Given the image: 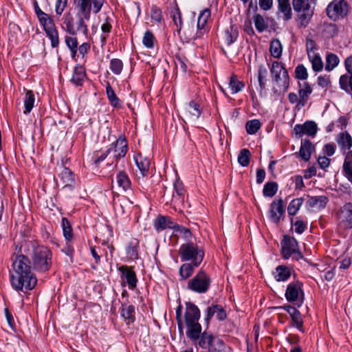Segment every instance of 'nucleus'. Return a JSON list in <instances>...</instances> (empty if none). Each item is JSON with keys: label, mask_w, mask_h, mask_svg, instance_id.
<instances>
[{"label": "nucleus", "mask_w": 352, "mask_h": 352, "mask_svg": "<svg viewBox=\"0 0 352 352\" xmlns=\"http://www.w3.org/2000/svg\"><path fill=\"white\" fill-rule=\"evenodd\" d=\"M293 131L298 138L302 137L303 135L314 138L318 131V126L314 121L307 120L302 124H296Z\"/></svg>", "instance_id": "16"}, {"label": "nucleus", "mask_w": 352, "mask_h": 352, "mask_svg": "<svg viewBox=\"0 0 352 352\" xmlns=\"http://www.w3.org/2000/svg\"><path fill=\"white\" fill-rule=\"evenodd\" d=\"M272 82V91L276 96L283 95L289 87V76L285 65L279 61L275 60L270 67Z\"/></svg>", "instance_id": "2"}, {"label": "nucleus", "mask_w": 352, "mask_h": 352, "mask_svg": "<svg viewBox=\"0 0 352 352\" xmlns=\"http://www.w3.org/2000/svg\"><path fill=\"white\" fill-rule=\"evenodd\" d=\"M267 74V68L263 64H260L258 67L257 78L261 92L266 89Z\"/></svg>", "instance_id": "38"}, {"label": "nucleus", "mask_w": 352, "mask_h": 352, "mask_svg": "<svg viewBox=\"0 0 352 352\" xmlns=\"http://www.w3.org/2000/svg\"><path fill=\"white\" fill-rule=\"evenodd\" d=\"M133 159L138 166L140 175L144 177L148 175L150 168V160L144 157L141 153H138L134 155Z\"/></svg>", "instance_id": "24"}, {"label": "nucleus", "mask_w": 352, "mask_h": 352, "mask_svg": "<svg viewBox=\"0 0 352 352\" xmlns=\"http://www.w3.org/2000/svg\"><path fill=\"white\" fill-rule=\"evenodd\" d=\"M173 230H174V232L182 234V236L186 240H189L192 237V232L190 230V229H188L183 226L179 225L177 223H175Z\"/></svg>", "instance_id": "63"}, {"label": "nucleus", "mask_w": 352, "mask_h": 352, "mask_svg": "<svg viewBox=\"0 0 352 352\" xmlns=\"http://www.w3.org/2000/svg\"><path fill=\"white\" fill-rule=\"evenodd\" d=\"M308 200L306 202V206L308 208L320 211L324 209L329 202V198L325 195L320 196H309L308 195Z\"/></svg>", "instance_id": "19"}, {"label": "nucleus", "mask_w": 352, "mask_h": 352, "mask_svg": "<svg viewBox=\"0 0 352 352\" xmlns=\"http://www.w3.org/2000/svg\"><path fill=\"white\" fill-rule=\"evenodd\" d=\"M25 96L24 98V111L25 114H28L31 112L34 107L35 97L32 90L25 89Z\"/></svg>", "instance_id": "39"}, {"label": "nucleus", "mask_w": 352, "mask_h": 352, "mask_svg": "<svg viewBox=\"0 0 352 352\" xmlns=\"http://www.w3.org/2000/svg\"><path fill=\"white\" fill-rule=\"evenodd\" d=\"M151 17L152 21L161 23L162 20V10L156 5H153L151 9Z\"/></svg>", "instance_id": "64"}, {"label": "nucleus", "mask_w": 352, "mask_h": 352, "mask_svg": "<svg viewBox=\"0 0 352 352\" xmlns=\"http://www.w3.org/2000/svg\"><path fill=\"white\" fill-rule=\"evenodd\" d=\"M179 255L182 261H190L194 265H200L205 252L204 248L192 241L182 244L179 249Z\"/></svg>", "instance_id": "3"}, {"label": "nucleus", "mask_w": 352, "mask_h": 352, "mask_svg": "<svg viewBox=\"0 0 352 352\" xmlns=\"http://www.w3.org/2000/svg\"><path fill=\"white\" fill-rule=\"evenodd\" d=\"M229 86L232 90V94H234L241 91L245 85L243 82L239 81L236 76L233 75L230 78Z\"/></svg>", "instance_id": "53"}, {"label": "nucleus", "mask_w": 352, "mask_h": 352, "mask_svg": "<svg viewBox=\"0 0 352 352\" xmlns=\"http://www.w3.org/2000/svg\"><path fill=\"white\" fill-rule=\"evenodd\" d=\"M210 16L211 11L210 8H205L200 12L197 19V30L195 35V39L201 38L209 31V27L207 23Z\"/></svg>", "instance_id": "15"}, {"label": "nucleus", "mask_w": 352, "mask_h": 352, "mask_svg": "<svg viewBox=\"0 0 352 352\" xmlns=\"http://www.w3.org/2000/svg\"><path fill=\"white\" fill-rule=\"evenodd\" d=\"M108 149L110 153L113 154V160L116 162L115 168L118 166V162L121 158H124L128 152V142L124 135H120L116 141L111 143Z\"/></svg>", "instance_id": "11"}, {"label": "nucleus", "mask_w": 352, "mask_h": 352, "mask_svg": "<svg viewBox=\"0 0 352 352\" xmlns=\"http://www.w3.org/2000/svg\"><path fill=\"white\" fill-rule=\"evenodd\" d=\"M173 188L175 192L172 195L170 201H183L185 196V190L182 182L179 179H176L173 184Z\"/></svg>", "instance_id": "30"}, {"label": "nucleus", "mask_w": 352, "mask_h": 352, "mask_svg": "<svg viewBox=\"0 0 352 352\" xmlns=\"http://www.w3.org/2000/svg\"><path fill=\"white\" fill-rule=\"evenodd\" d=\"M339 85L342 90L346 93H352V75L342 74L339 79Z\"/></svg>", "instance_id": "40"}, {"label": "nucleus", "mask_w": 352, "mask_h": 352, "mask_svg": "<svg viewBox=\"0 0 352 352\" xmlns=\"http://www.w3.org/2000/svg\"><path fill=\"white\" fill-rule=\"evenodd\" d=\"M290 222L292 226H294L295 232L298 234H302L307 228V222L300 219L299 217L296 218V220L294 222V218H290Z\"/></svg>", "instance_id": "54"}, {"label": "nucleus", "mask_w": 352, "mask_h": 352, "mask_svg": "<svg viewBox=\"0 0 352 352\" xmlns=\"http://www.w3.org/2000/svg\"><path fill=\"white\" fill-rule=\"evenodd\" d=\"M239 36L238 28L236 25H231L223 33V39L227 45L234 43Z\"/></svg>", "instance_id": "32"}, {"label": "nucleus", "mask_w": 352, "mask_h": 352, "mask_svg": "<svg viewBox=\"0 0 352 352\" xmlns=\"http://www.w3.org/2000/svg\"><path fill=\"white\" fill-rule=\"evenodd\" d=\"M304 202L302 197L296 198L291 201L287 207V212L289 216L296 215Z\"/></svg>", "instance_id": "45"}, {"label": "nucleus", "mask_w": 352, "mask_h": 352, "mask_svg": "<svg viewBox=\"0 0 352 352\" xmlns=\"http://www.w3.org/2000/svg\"><path fill=\"white\" fill-rule=\"evenodd\" d=\"M261 127V123L260 120L257 119H253L248 120L245 123L246 132L250 135H254L258 132Z\"/></svg>", "instance_id": "51"}, {"label": "nucleus", "mask_w": 352, "mask_h": 352, "mask_svg": "<svg viewBox=\"0 0 352 352\" xmlns=\"http://www.w3.org/2000/svg\"><path fill=\"white\" fill-rule=\"evenodd\" d=\"M32 251L30 258L24 254L12 258L14 273L10 274L12 287L17 292L26 293L32 290L37 284V278L32 271V267L39 272H46L52 265V252L44 245L32 243Z\"/></svg>", "instance_id": "1"}, {"label": "nucleus", "mask_w": 352, "mask_h": 352, "mask_svg": "<svg viewBox=\"0 0 352 352\" xmlns=\"http://www.w3.org/2000/svg\"><path fill=\"white\" fill-rule=\"evenodd\" d=\"M349 10V4L345 0H333L327 6L326 12L331 19L336 21L339 17H346Z\"/></svg>", "instance_id": "10"}, {"label": "nucleus", "mask_w": 352, "mask_h": 352, "mask_svg": "<svg viewBox=\"0 0 352 352\" xmlns=\"http://www.w3.org/2000/svg\"><path fill=\"white\" fill-rule=\"evenodd\" d=\"M38 20L45 32L56 28L54 19L47 13L38 18Z\"/></svg>", "instance_id": "42"}, {"label": "nucleus", "mask_w": 352, "mask_h": 352, "mask_svg": "<svg viewBox=\"0 0 352 352\" xmlns=\"http://www.w3.org/2000/svg\"><path fill=\"white\" fill-rule=\"evenodd\" d=\"M154 41H155V36L153 32L147 30L143 36L142 38V43L143 45L149 49H152L154 47Z\"/></svg>", "instance_id": "60"}, {"label": "nucleus", "mask_w": 352, "mask_h": 352, "mask_svg": "<svg viewBox=\"0 0 352 352\" xmlns=\"http://www.w3.org/2000/svg\"><path fill=\"white\" fill-rule=\"evenodd\" d=\"M176 223L168 216L159 215L153 221V226L157 232L166 229H174Z\"/></svg>", "instance_id": "23"}, {"label": "nucleus", "mask_w": 352, "mask_h": 352, "mask_svg": "<svg viewBox=\"0 0 352 352\" xmlns=\"http://www.w3.org/2000/svg\"><path fill=\"white\" fill-rule=\"evenodd\" d=\"M291 319L293 327L297 328L300 331L304 332L303 320L300 312L298 311L295 314L292 315Z\"/></svg>", "instance_id": "61"}, {"label": "nucleus", "mask_w": 352, "mask_h": 352, "mask_svg": "<svg viewBox=\"0 0 352 352\" xmlns=\"http://www.w3.org/2000/svg\"><path fill=\"white\" fill-rule=\"evenodd\" d=\"M344 160L342 166L344 175L352 183V151L344 152Z\"/></svg>", "instance_id": "27"}, {"label": "nucleus", "mask_w": 352, "mask_h": 352, "mask_svg": "<svg viewBox=\"0 0 352 352\" xmlns=\"http://www.w3.org/2000/svg\"><path fill=\"white\" fill-rule=\"evenodd\" d=\"M86 76L85 67L80 64H77L74 69L72 77L70 81L77 87L82 86Z\"/></svg>", "instance_id": "25"}, {"label": "nucleus", "mask_w": 352, "mask_h": 352, "mask_svg": "<svg viewBox=\"0 0 352 352\" xmlns=\"http://www.w3.org/2000/svg\"><path fill=\"white\" fill-rule=\"evenodd\" d=\"M251 153L248 148H243L238 155V162L242 166H247L250 164Z\"/></svg>", "instance_id": "55"}, {"label": "nucleus", "mask_w": 352, "mask_h": 352, "mask_svg": "<svg viewBox=\"0 0 352 352\" xmlns=\"http://www.w3.org/2000/svg\"><path fill=\"white\" fill-rule=\"evenodd\" d=\"M270 52L271 55L276 58H279L281 56L283 47L280 41L278 38H274L271 41Z\"/></svg>", "instance_id": "47"}, {"label": "nucleus", "mask_w": 352, "mask_h": 352, "mask_svg": "<svg viewBox=\"0 0 352 352\" xmlns=\"http://www.w3.org/2000/svg\"><path fill=\"white\" fill-rule=\"evenodd\" d=\"M170 16L177 26V31L179 32L182 28V19L181 11L177 4L171 10Z\"/></svg>", "instance_id": "49"}, {"label": "nucleus", "mask_w": 352, "mask_h": 352, "mask_svg": "<svg viewBox=\"0 0 352 352\" xmlns=\"http://www.w3.org/2000/svg\"><path fill=\"white\" fill-rule=\"evenodd\" d=\"M302 86L303 87L298 90V95L300 98L298 109H300L305 105L309 95L312 93V88L308 82H304Z\"/></svg>", "instance_id": "36"}, {"label": "nucleus", "mask_w": 352, "mask_h": 352, "mask_svg": "<svg viewBox=\"0 0 352 352\" xmlns=\"http://www.w3.org/2000/svg\"><path fill=\"white\" fill-rule=\"evenodd\" d=\"M138 248L139 241L136 239H133L128 243L126 248V253L131 259L136 260L138 258Z\"/></svg>", "instance_id": "37"}, {"label": "nucleus", "mask_w": 352, "mask_h": 352, "mask_svg": "<svg viewBox=\"0 0 352 352\" xmlns=\"http://www.w3.org/2000/svg\"><path fill=\"white\" fill-rule=\"evenodd\" d=\"M278 189V185L276 182H268L265 184L263 189V195L265 197H274Z\"/></svg>", "instance_id": "46"}, {"label": "nucleus", "mask_w": 352, "mask_h": 352, "mask_svg": "<svg viewBox=\"0 0 352 352\" xmlns=\"http://www.w3.org/2000/svg\"><path fill=\"white\" fill-rule=\"evenodd\" d=\"M77 21H76V32H81L85 36L88 34V27L85 23V21H89L91 16L87 18L85 17L82 14H78L76 13Z\"/></svg>", "instance_id": "43"}, {"label": "nucleus", "mask_w": 352, "mask_h": 352, "mask_svg": "<svg viewBox=\"0 0 352 352\" xmlns=\"http://www.w3.org/2000/svg\"><path fill=\"white\" fill-rule=\"evenodd\" d=\"M61 227L63 234L66 241H72L73 239V229L71 223L66 217H63L61 220Z\"/></svg>", "instance_id": "41"}, {"label": "nucleus", "mask_w": 352, "mask_h": 352, "mask_svg": "<svg viewBox=\"0 0 352 352\" xmlns=\"http://www.w3.org/2000/svg\"><path fill=\"white\" fill-rule=\"evenodd\" d=\"M186 324L188 328L186 331V336L198 346L204 334H212V333L206 331L201 332L202 328L201 325L199 323V321L186 323Z\"/></svg>", "instance_id": "17"}, {"label": "nucleus", "mask_w": 352, "mask_h": 352, "mask_svg": "<svg viewBox=\"0 0 352 352\" xmlns=\"http://www.w3.org/2000/svg\"><path fill=\"white\" fill-rule=\"evenodd\" d=\"M111 21H112V19L109 16H107L104 20V23L101 26V30H102L103 34H106L105 36H101V41L102 43H104L106 42L107 38L109 34L111 31V29H112Z\"/></svg>", "instance_id": "59"}, {"label": "nucleus", "mask_w": 352, "mask_h": 352, "mask_svg": "<svg viewBox=\"0 0 352 352\" xmlns=\"http://www.w3.org/2000/svg\"><path fill=\"white\" fill-rule=\"evenodd\" d=\"M199 265H194L192 263H185L179 269V280L184 281L192 276L195 269Z\"/></svg>", "instance_id": "28"}, {"label": "nucleus", "mask_w": 352, "mask_h": 352, "mask_svg": "<svg viewBox=\"0 0 352 352\" xmlns=\"http://www.w3.org/2000/svg\"><path fill=\"white\" fill-rule=\"evenodd\" d=\"M314 151H315V146L309 140L305 139L301 141L299 152L296 153L295 155H298L305 162H308Z\"/></svg>", "instance_id": "22"}, {"label": "nucleus", "mask_w": 352, "mask_h": 352, "mask_svg": "<svg viewBox=\"0 0 352 352\" xmlns=\"http://www.w3.org/2000/svg\"><path fill=\"white\" fill-rule=\"evenodd\" d=\"M295 78L298 80H305L308 78L307 68L302 65L299 64L295 68Z\"/></svg>", "instance_id": "62"}, {"label": "nucleus", "mask_w": 352, "mask_h": 352, "mask_svg": "<svg viewBox=\"0 0 352 352\" xmlns=\"http://www.w3.org/2000/svg\"><path fill=\"white\" fill-rule=\"evenodd\" d=\"M63 24L66 26V31L71 35H76V30L74 25V18L70 12H67L63 17Z\"/></svg>", "instance_id": "48"}, {"label": "nucleus", "mask_w": 352, "mask_h": 352, "mask_svg": "<svg viewBox=\"0 0 352 352\" xmlns=\"http://www.w3.org/2000/svg\"><path fill=\"white\" fill-rule=\"evenodd\" d=\"M340 60L338 56L335 54L331 53L327 55L325 69L327 71H331L339 64Z\"/></svg>", "instance_id": "52"}, {"label": "nucleus", "mask_w": 352, "mask_h": 352, "mask_svg": "<svg viewBox=\"0 0 352 352\" xmlns=\"http://www.w3.org/2000/svg\"><path fill=\"white\" fill-rule=\"evenodd\" d=\"M120 315L128 324L134 322L135 320V307L129 305L128 299L121 303Z\"/></svg>", "instance_id": "21"}, {"label": "nucleus", "mask_w": 352, "mask_h": 352, "mask_svg": "<svg viewBox=\"0 0 352 352\" xmlns=\"http://www.w3.org/2000/svg\"><path fill=\"white\" fill-rule=\"evenodd\" d=\"M212 283L210 276L200 269L187 283V289L197 294H206L210 289Z\"/></svg>", "instance_id": "5"}, {"label": "nucleus", "mask_w": 352, "mask_h": 352, "mask_svg": "<svg viewBox=\"0 0 352 352\" xmlns=\"http://www.w3.org/2000/svg\"><path fill=\"white\" fill-rule=\"evenodd\" d=\"M308 59L311 63V67L314 72H319L323 69V63L322 58L318 53L310 54L309 53Z\"/></svg>", "instance_id": "44"}, {"label": "nucleus", "mask_w": 352, "mask_h": 352, "mask_svg": "<svg viewBox=\"0 0 352 352\" xmlns=\"http://www.w3.org/2000/svg\"><path fill=\"white\" fill-rule=\"evenodd\" d=\"M285 210L283 200L280 198L274 200L270 206L269 218L274 223H278L285 218Z\"/></svg>", "instance_id": "13"}, {"label": "nucleus", "mask_w": 352, "mask_h": 352, "mask_svg": "<svg viewBox=\"0 0 352 352\" xmlns=\"http://www.w3.org/2000/svg\"><path fill=\"white\" fill-rule=\"evenodd\" d=\"M338 226L343 230L352 228V203L344 204L336 212Z\"/></svg>", "instance_id": "12"}, {"label": "nucleus", "mask_w": 352, "mask_h": 352, "mask_svg": "<svg viewBox=\"0 0 352 352\" xmlns=\"http://www.w3.org/2000/svg\"><path fill=\"white\" fill-rule=\"evenodd\" d=\"M201 317V312L198 307L192 302H186L184 313L185 322H198Z\"/></svg>", "instance_id": "20"}, {"label": "nucleus", "mask_w": 352, "mask_h": 352, "mask_svg": "<svg viewBox=\"0 0 352 352\" xmlns=\"http://www.w3.org/2000/svg\"><path fill=\"white\" fill-rule=\"evenodd\" d=\"M214 314L219 321H224L228 316L226 310L221 305L212 304L206 310L205 321L207 324H209Z\"/></svg>", "instance_id": "18"}, {"label": "nucleus", "mask_w": 352, "mask_h": 352, "mask_svg": "<svg viewBox=\"0 0 352 352\" xmlns=\"http://www.w3.org/2000/svg\"><path fill=\"white\" fill-rule=\"evenodd\" d=\"M278 10L283 14V19L288 21L292 18V10L290 6L289 0H277Z\"/></svg>", "instance_id": "29"}, {"label": "nucleus", "mask_w": 352, "mask_h": 352, "mask_svg": "<svg viewBox=\"0 0 352 352\" xmlns=\"http://www.w3.org/2000/svg\"><path fill=\"white\" fill-rule=\"evenodd\" d=\"M62 168L63 169L59 174V177L62 179L63 182L65 184V186H69L74 181L73 173L70 169L65 166H63Z\"/></svg>", "instance_id": "50"}, {"label": "nucleus", "mask_w": 352, "mask_h": 352, "mask_svg": "<svg viewBox=\"0 0 352 352\" xmlns=\"http://www.w3.org/2000/svg\"><path fill=\"white\" fill-rule=\"evenodd\" d=\"M304 296L302 282L297 280L288 284L285 293V297L288 302L300 307L303 303Z\"/></svg>", "instance_id": "7"}, {"label": "nucleus", "mask_w": 352, "mask_h": 352, "mask_svg": "<svg viewBox=\"0 0 352 352\" xmlns=\"http://www.w3.org/2000/svg\"><path fill=\"white\" fill-rule=\"evenodd\" d=\"M106 94L110 104L114 108H122L121 101L117 97L114 90L113 89L109 81L106 82Z\"/></svg>", "instance_id": "33"}, {"label": "nucleus", "mask_w": 352, "mask_h": 352, "mask_svg": "<svg viewBox=\"0 0 352 352\" xmlns=\"http://www.w3.org/2000/svg\"><path fill=\"white\" fill-rule=\"evenodd\" d=\"M254 22L255 28L258 32H263L268 27L264 17L260 14H256L254 16Z\"/></svg>", "instance_id": "57"}, {"label": "nucleus", "mask_w": 352, "mask_h": 352, "mask_svg": "<svg viewBox=\"0 0 352 352\" xmlns=\"http://www.w3.org/2000/svg\"><path fill=\"white\" fill-rule=\"evenodd\" d=\"M123 63L119 58H113L110 60L109 68L115 75H120L123 69Z\"/></svg>", "instance_id": "58"}, {"label": "nucleus", "mask_w": 352, "mask_h": 352, "mask_svg": "<svg viewBox=\"0 0 352 352\" xmlns=\"http://www.w3.org/2000/svg\"><path fill=\"white\" fill-rule=\"evenodd\" d=\"M46 36L50 38L51 46L52 48H56L59 45V35L57 28H55L52 30L45 32Z\"/></svg>", "instance_id": "56"}, {"label": "nucleus", "mask_w": 352, "mask_h": 352, "mask_svg": "<svg viewBox=\"0 0 352 352\" xmlns=\"http://www.w3.org/2000/svg\"><path fill=\"white\" fill-rule=\"evenodd\" d=\"M104 3V0H73V4L78 14H82L87 18L91 16V10L98 14Z\"/></svg>", "instance_id": "8"}, {"label": "nucleus", "mask_w": 352, "mask_h": 352, "mask_svg": "<svg viewBox=\"0 0 352 352\" xmlns=\"http://www.w3.org/2000/svg\"><path fill=\"white\" fill-rule=\"evenodd\" d=\"M292 275L291 269L285 265H278L276 267V272H274V278L276 281H286Z\"/></svg>", "instance_id": "35"}, {"label": "nucleus", "mask_w": 352, "mask_h": 352, "mask_svg": "<svg viewBox=\"0 0 352 352\" xmlns=\"http://www.w3.org/2000/svg\"><path fill=\"white\" fill-rule=\"evenodd\" d=\"M118 270L121 273V278L125 279V281L122 282V286L124 287L127 284L130 289H135L137 287L138 278L133 267L122 265Z\"/></svg>", "instance_id": "14"}, {"label": "nucleus", "mask_w": 352, "mask_h": 352, "mask_svg": "<svg viewBox=\"0 0 352 352\" xmlns=\"http://www.w3.org/2000/svg\"><path fill=\"white\" fill-rule=\"evenodd\" d=\"M186 114L189 118L197 120L202 113L199 104L194 100L189 102L186 107Z\"/></svg>", "instance_id": "34"}, {"label": "nucleus", "mask_w": 352, "mask_h": 352, "mask_svg": "<svg viewBox=\"0 0 352 352\" xmlns=\"http://www.w3.org/2000/svg\"><path fill=\"white\" fill-rule=\"evenodd\" d=\"M116 182L120 188L124 192H126L131 188V182L127 173L124 170H120L116 176Z\"/></svg>", "instance_id": "31"}, {"label": "nucleus", "mask_w": 352, "mask_h": 352, "mask_svg": "<svg viewBox=\"0 0 352 352\" xmlns=\"http://www.w3.org/2000/svg\"><path fill=\"white\" fill-rule=\"evenodd\" d=\"M281 256L284 259H288L293 255V259L299 261L304 258L303 254L300 250L298 243L294 236L284 235L280 241Z\"/></svg>", "instance_id": "6"}, {"label": "nucleus", "mask_w": 352, "mask_h": 352, "mask_svg": "<svg viewBox=\"0 0 352 352\" xmlns=\"http://www.w3.org/2000/svg\"><path fill=\"white\" fill-rule=\"evenodd\" d=\"M199 346L207 349V352H226V344L223 340L213 334H204Z\"/></svg>", "instance_id": "9"}, {"label": "nucleus", "mask_w": 352, "mask_h": 352, "mask_svg": "<svg viewBox=\"0 0 352 352\" xmlns=\"http://www.w3.org/2000/svg\"><path fill=\"white\" fill-rule=\"evenodd\" d=\"M293 9L296 14V21L300 28H306L314 15V9L309 0H292Z\"/></svg>", "instance_id": "4"}, {"label": "nucleus", "mask_w": 352, "mask_h": 352, "mask_svg": "<svg viewBox=\"0 0 352 352\" xmlns=\"http://www.w3.org/2000/svg\"><path fill=\"white\" fill-rule=\"evenodd\" d=\"M336 141L340 147L342 153L344 152H347L348 151H351L352 138L348 132L345 131L340 133L337 137Z\"/></svg>", "instance_id": "26"}]
</instances>
